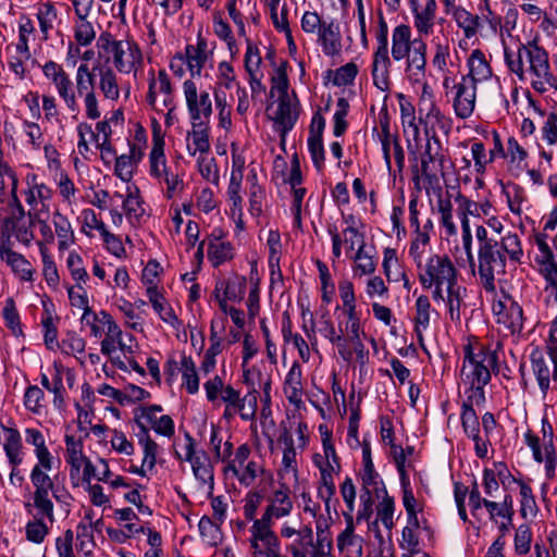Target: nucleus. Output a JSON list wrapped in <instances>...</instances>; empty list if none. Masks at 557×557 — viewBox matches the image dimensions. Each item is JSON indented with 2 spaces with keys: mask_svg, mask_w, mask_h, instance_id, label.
<instances>
[{
  "mask_svg": "<svg viewBox=\"0 0 557 557\" xmlns=\"http://www.w3.org/2000/svg\"><path fill=\"white\" fill-rule=\"evenodd\" d=\"M5 173L8 175V178L10 180L11 185V218H8L5 220V224L8 225L11 221L13 222L22 220L25 216V210L17 197L18 180L16 173L12 169H8Z\"/></svg>",
  "mask_w": 557,
  "mask_h": 557,
  "instance_id": "nucleus-40",
  "label": "nucleus"
},
{
  "mask_svg": "<svg viewBox=\"0 0 557 557\" xmlns=\"http://www.w3.org/2000/svg\"><path fill=\"white\" fill-rule=\"evenodd\" d=\"M302 371L300 364L295 361L288 373L286 374L284 382V393L288 401L293 405L298 406L301 403L302 395Z\"/></svg>",
  "mask_w": 557,
  "mask_h": 557,
  "instance_id": "nucleus-21",
  "label": "nucleus"
},
{
  "mask_svg": "<svg viewBox=\"0 0 557 557\" xmlns=\"http://www.w3.org/2000/svg\"><path fill=\"white\" fill-rule=\"evenodd\" d=\"M76 15L81 18V23L76 24L74 37L81 46H88L96 37L94 26L90 22L85 21V15L78 9L75 10Z\"/></svg>",
  "mask_w": 557,
  "mask_h": 557,
  "instance_id": "nucleus-58",
  "label": "nucleus"
},
{
  "mask_svg": "<svg viewBox=\"0 0 557 557\" xmlns=\"http://www.w3.org/2000/svg\"><path fill=\"white\" fill-rule=\"evenodd\" d=\"M360 478L362 482V493L371 491L372 487L376 497H381L382 488L385 485L381 480L380 474L376 472L374 465L363 467L362 471L360 472Z\"/></svg>",
  "mask_w": 557,
  "mask_h": 557,
  "instance_id": "nucleus-50",
  "label": "nucleus"
},
{
  "mask_svg": "<svg viewBox=\"0 0 557 557\" xmlns=\"http://www.w3.org/2000/svg\"><path fill=\"white\" fill-rule=\"evenodd\" d=\"M318 34V40L326 55L334 57L342 51V36L338 24L334 21L323 23Z\"/></svg>",
  "mask_w": 557,
  "mask_h": 557,
  "instance_id": "nucleus-16",
  "label": "nucleus"
},
{
  "mask_svg": "<svg viewBox=\"0 0 557 557\" xmlns=\"http://www.w3.org/2000/svg\"><path fill=\"white\" fill-rule=\"evenodd\" d=\"M52 463L53 458H48V461L45 460L44 465L38 460L33 467L29 475L34 486L33 504H25L28 513L36 509L40 516H46L51 523L54 522V505L49 497V493L53 492L54 483L48 472L52 469Z\"/></svg>",
  "mask_w": 557,
  "mask_h": 557,
  "instance_id": "nucleus-2",
  "label": "nucleus"
},
{
  "mask_svg": "<svg viewBox=\"0 0 557 557\" xmlns=\"http://www.w3.org/2000/svg\"><path fill=\"white\" fill-rule=\"evenodd\" d=\"M25 441L35 447V455L41 461V465L45 460L48 461V458H53L46 446L42 433L38 429L27 428L25 430Z\"/></svg>",
  "mask_w": 557,
  "mask_h": 557,
  "instance_id": "nucleus-46",
  "label": "nucleus"
},
{
  "mask_svg": "<svg viewBox=\"0 0 557 557\" xmlns=\"http://www.w3.org/2000/svg\"><path fill=\"white\" fill-rule=\"evenodd\" d=\"M382 500L377 506V518L381 520V522L386 529L392 530L394 528V498L387 494L385 486H383L382 488Z\"/></svg>",
  "mask_w": 557,
  "mask_h": 557,
  "instance_id": "nucleus-53",
  "label": "nucleus"
},
{
  "mask_svg": "<svg viewBox=\"0 0 557 557\" xmlns=\"http://www.w3.org/2000/svg\"><path fill=\"white\" fill-rule=\"evenodd\" d=\"M53 225L59 239V249H67L75 240L74 231L70 221L59 211H55L53 213Z\"/></svg>",
  "mask_w": 557,
  "mask_h": 557,
  "instance_id": "nucleus-32",
  "label": "nucleus"
},
{
  "mask_svg": "<svg viewBox=\"0 0 557 557\" xmlns=\"http://www.w3.org/2000/svg\"><path fill=\"white\" fill-rule=\"evenodd\" d=\"M348 322L346 324V331L348 334V341L354 346V351L357 355V359L360 363H364L368 357V350L361 342L360 334L362 333L360 318L357 312L346 314Z\"/></svg>",
  "mask_w": 557,
  "mask_h": 557,
  "instance_id": "nucleus-22",
  "label": "nucleus"
},
{
  "mask_svg": "<svg viewBox=\"0 0 557 557\" xmlns=\"http://www.w3.org/2000/svg\"><path fill=\"white\" fill-rule=\"evenodd\" d=\"M469 74L474 79V84L479 81H485L492 76V69L485 59L484 53L480 49H474L468 60Z\"/></svg>",
  "mask_w": 557,
  "mask_h": 557,
  "instance_id": "nucleus-29",
  "label": "nucleus"
},
{
  "mask_svg": "<svg viewBox=\"0 0 557 557\" xmlns=\"http://www.w3.org/2000/svg\"><path fill=\"white\" fill-rule=\"evenodd\" d=\"M99 88L103 96L110 100H117L120 97V88L116 75L110 67L99 69Z\"/></svg>",
  "mask_w": 557,
  "mask_h": 557,
  "instance_id": "nucleus-38",
  "label": "nucleus"
},
{
  "mask_svg": "<svg viewBox=\"0 0 557 557\" xmlns=\"http://www.w3.org/2000/svg\"><path fill=\"white\" fill-rule=\"evenodd\" d=\"M181 366L183 385L189 394H196L199 391V377L194 360L191 357L183 356Z\"/></svg>",
  "mask_w": 557,
  "mask_h": 557,
  "instance_id": "nucleus-42",
  "label": "nucleus"
},
{
  "mask_svg": "<svg viewBox=\"0 0 557 557\" xmlns=\"http://www.w3.org/2000/svg\"><path fill=\"white\" fill-rule=\"evenodd\" d=\"M194 475L202 485L208 484L210 494L214 488L213 467L206 451H200L191 462Z\"/></svg>",
  "mask_w": 557,
  "mask_h": 557,
  "instance_id": "nucleus-31",
  "label": "nucleus"
},
{
  "mask_svg": "<svg viewBox=\"0 0 557 557\" xmlns=\"http://www.w3.org/2000/svg\"><path fill=\"white\" fill-rule=\"evenodd\" d=\"M65 446H66V462L71 466V475L73 472H79L83 462L87 459V457L83 454V442L81 440H75L73 435H65Z\"/></svg>",
  "mask_w": 557,
  "mask_h": 557,
  "instance_id": "nucleus-33",
  "label": "nucleus"
},
{
  "mask_svg": "<svg viewBox=\"0 0 557 557\" xmlns=\"http://www.w3.org/2000/svg\"><path fill=\"white\" fill-rule=\"evenodd\" d=\"M532 372L536 379L540 391L545 397L550 388L552 372L545 358V352L535 347L530 355Z\"/></svg>",
  "mask_w": 557,
  "mask_h": 557,
  "instance_id": "nucleus-15",
  "label": "nucleus"
},
{
  "mask_svg": "<svg viewBox=\"0 0 557 557\" xmlns=\"http://www.w3.org/2000/svg\"><path fill=\"white\" fill-rule=\"evenodd\" d=\"M469 387L466 391L467 399L462 403V407H471L474 406L481 407L485 404V391L484 387L487 384H479V383H466Z\"/></svg>",
  "mask_w": 557,
  "mask_h": 557,
  "instance_id": "nucleus-59",
  "label": "nucleus"
},
{
  "mask_svg": "<svg viewBox=\"0 0 557 557\" xmlns=\"http://www.w3.org/2000/svg\"><path fill=\"white\" fill-rule=\"evenodd\" d=\"M42 73L46 78L51 81L60 98L64 101L67 109L72 112L78 109V103L73 89V83L62 65L50 60L42 65Z\"/></svg>",
  "mask_w": 557,
  "mask_h": 557,
  "instance_id": "nucleus-8",
  "label": "nucleus"
},
{
  "mask_svg": "<svg viewBox=\"0 0 557 557\" xmlns=\"http://www.w3.org/2000/svg\"><path fill=\"white\" fill-rule=\"evenodd\" d=\"M478 261L482 286L487 293L495 292V275L504 274L506 270V255L499 249V243L479 248Z\"/></svg>",
  "mask_w": 557,
  "mask_h": 557,
  "instance_id": "nucleus-6",
  "label": "nucleus"
},
{
  "mask_svg": "<svg viewBox=\"0 0 557 557\" xmlns=\"http://www.w3.org/2000/svg\"><path fill=\"white\" fill-rule=\"evenodd\" d=\"M259 393L256 387L249 389L245 396H240L239 391L235 389L232 385H226L221 400L230 407V409L238 410L240 418L244 421H251L255 419L258 409Z\"/></svg>",
  "mask_w": 557,
  "mask_h": 557,
  "instance_id": "nucleus-9",
  "label": "nucleus"
},
{
  "mask_svg": "<svg viewBox=\"0 0 557 557\" xmlns=\"http://www.w3.org/2000/svg\"><path fill=\"white\" fill-rule=\"evenodd\" d=\"M207 123V121L191 122L193 129L188 133V138L191 137L194 145V148L188 145V151L191 156H195L197 152L202 156L210 150L209 127Z\"/></svg>",
  "mask_w": 557,
  "mask_h": 557,
  "instance_id": "nucleus-28",
  "label": "nucleus"
},
{
  "mask_svg": "<svg viewBox=\"0 0 557 557\" xmlns=\"http://www.w3.org/2000/svg\"><path fill=\"white\" fill-rule=\"evenodd\" d=\"M2 315L4 319L5 326L10 329L15 336H20L23 334L20 314L17 312L13 298H8L5 300V305L2 310Z\"/></svg>",
  "mask_w": 557,
  "mask_h": 557,
  "instance_id": "nucleus-55",
  "label": "nucleus"
},
{
  "mask_svg": "<svg viewBox=\"0 0 557 557\" xmlns=\"http://www.w3.org/2000/svg\"><path fill=\"white\" fill-rule=\"evenodd\" d=\"M420 122L424 123V131L426 127L432 128L436 132V127L447 133L450 129V120L446 117L441 110L435 106L431 104L430 110L424 117H420Z\"/></svg>",
  "mask_w": 557,
  "mask_h": 557,
  "instance_id": "nucleus-48",
  "label": "nucleus"
},
{
  "mask_svg": "<svg viewBox=\"0 0 557 557\" xmlns=\"http://www.w3.org/2000/svg\"><path fill=\"white\" fill-rule=\"evenodd\" d=\"M496 361V354L484 345H465L461 380L463 383L488 384L492 377L488 366Z\"/></svg>",
  "mask_w": 557,
  "mask_h": 557,
  "instance_id": "nucleus-3",
  "label": "nucleus"
},
{
  "mask_svg": "<svg viewBox=\"0 0 557 557\" xmlns=\"http://www.w3.org/2000/svg\"><path fill=\"white\" fill-rule=\"evenodd\" d=\"M455 201L458 205L457 211H463L468 216H480L481 214L488 215L492 209V205L488 201L479 205L463 196L460 191L457 193Z\"/></svg>",
  "mask_w": 557,
  "mask_h": 557,
  "instance_id": "nucleus-47",
  "label": "nucleus"
},
{
  "mask_svg": "<svg viewBox=\"0 0 557 557\" xmlns=\"http://www.w3.org/2000/svg\"><path fill=\"white\" fill-rule=\"evenodd\" d=\"M547 235L545 233H536L534 236L535 244L540 250L536 257V262L542 265V269H552L553 274H556V260L554 252L546 242Z\"/></svg>",
  "mask_w": 557,
  "mask_h": 557,
  "instance_id": "nucleus-44",
  "label": "nucleus"
},
{
  "mask_svg": "<svg viewBox=\"0 0 557 557\" xmlns=\"http://www.w3.org/2000/svg\"><path fill=\"white\" fill-rule=\"evenodd\" d=\"M454 110L459 119L470 117L475 108L476 85L470 76H462L460 82L454 85Z\"/></svg>",
  "mask_w": 557,
  "mask_h": 557,
  "instance_id": "nucleus-11",
  "label": "nucleus"
},
{
  "mask_svg": "<svg viewBox=\"0 0 557 557\" xmlns=\"http://www.w3.org/2000/svg\"><path fill=\"white\" fill-rule=\"evenodd\" d=\"M335 493H336V486H335V483L333 480V475L325 471H322L318 494L324 502L325 508L327 511L330 509L331 499L333 498Z\"/></svg>",
  "mask_w": 557,
  "mask_h": 557,
  "instance_id": "nucleus-63",
  "label": "nucleus"
},
{
  "mask_svg": "<svg viewBox=\"0 0 557 557\" xmlns=\"http://www.w3.org/2000/svg\"><path fill=\"white\" fill-rule=\"evenodd\" d=\"M532 533L527 524H521L515 534V550L518 555H525L531 548Z\"/></svg>",
  "mask_w": 557,
  "mask_h": 557,
  "instance_id": "nucleus-64",
  "label": "nucleus"
},
{
  "mask_svg": "<svg viewBox=\"0 0 557 557\" xmlns=\"http://www.w3.org/2000/svg\"><path fill=\"white\" fill-rule=\"evenodd\" d=\"M437 4L435 0H425V7L419 11L418 5L412 10L414 27L422 35L432 33Z\"/></svg>",
  "mask_w": 557,
  "mask_h": 557,
  "instance_id": "nucleus-27",
  "label": "nucleus"
},
{
  "mask_svg": "<svg viewBox=\"0 0 557 557\" xmlns=\"http://www.w3.org/2000/svg\"><path fill=\"white\" fill-rule=\"evenodd\" d=\"M45 394L41 388L36 385H30L26 388L24 395V405L27 410L33 413H40L42 409L41 401L44 400Z\"/></svg>",
  "mask_w": 557,
  "mask_h": 557,
  "instance_id": "nucleus-60",
  "label": "nucleus"
},
{
  "mask_svg": "<svg viewBox=\"0 0 557 557\" xmlns=\"http://www.w3.org/2000/svg\"><path fill=\"white\" fill-rule=\"evenodd\" d=\"M497 322L503 324L511 334H519L523 329V310L515 301L505 308V311L497 312Z\"/></svg>",
  "mask_w": 557,
  "mask_h": 557,
  "instance_id": "nucleus-23",
  "label": "nucleus"
},
{
  "mask_svg": "<svg viewBox=\"0 0 557 557\" xmlns=\"http://www.w3.org/2000/svg\"><path fill=\"white\" fill-rule=\"evenodd\" d=\"M349 111V102L346 98L342 97L337 99L336 111L334 113V127L333 134L336 137H341L347 129L348 123L346 116Z\"/></svg>",
  "mask_w": 557,
  "mask_h": 557,
  "instance_id": "nucleus-56",
  "label": "nucleus"
},
{
  "mask_svg": "<svg viewBox=\"0 0 557 557\" xmlns=\"http://www.w3.org/2000/svg\"><path fill=\"white\" fill-rule=\"evenodd\" d=\"M69 298L73 307H78L84 310L82 315V323H89L95 321L96 312L89 307L88 296L85 288L77 283L75 286L67 288Z\"/></svg>",
  "mask_w": 557,
  "mask_h": 557,
  "instance_id": "nucleus-30",
  "label": "nucleus"
},
{
  "mask_svg": "<svg viewBox=\"0 0 557 557\" xmlns=\"http://www.w3.org/2000/svg\"><path fill=\"white\" fill-rule=\"evenodd\" d=\"M123 209L129 221L139 222L145 214L143 200L140 199L139 189L137 187H135L134 190L127 187V195L123 200Z\"/></svg>",
  "mask_w": 557,
  "mask_h": 557,
  "instance_id": "nucleus-36",
  "label": "nucleus"
},
{
  "mask_svg": "<svg viewBox=\"0 0 557 557\" xmlns=\"http://www.w3.org/2000/svg\"><path fill=\"white\" fill-rule=\"evenodd\" d=\"M208 258L212 267L219 268L234 258V248L230 242H223L220 237L211 238L208 243Z\"/></svg>",
  "mask_w": 557,
  "mask_h": 557,
  "instance_id": "nucleus-25",
  "label": "nucleus"
},
{
  "mask_svg": "<svg viewBox=\"0 0 557 557\" xmlns=\"http://www.w3.org/2000/svg\"><path fill=\"white\" fill-rule=\"evenodd\" d=\"M150 174L154 177H160L162 172L166 171V160L164 156V139L153 134V145L150 151Z\"/></svg>",
  "mask_w": 557,
  "mask_h": 557,
  "instance_id": "nucleus-34",
  "label": "nucleus"
},
{
  "mask_svg": "<svg viewBox=\"0 0 557 557\" xmlns=\"http://www.w3.org/2000/svg\"><path fill=\"white\" fill-rule=\"evenodd\" d=\"M351 258L356 262V265L354 268V272L356 275H368L372 274L375 271L376 264L373 261L372 257L366 251V248H362V245H360L355 256Z\"/></svg>",
  "mask_w": 557,
  "mask_h": 557,
  "instance_id": "nucleus-57",
  "label": "nucleus"
},
{
  "mask_svg": "<svg viewBox=\"0 0 557 557\" xmlns=\"http://www.w3.org/2000/svg\"><path fill=\"white\" fill-rule=\"evenodd\" d=\"M377 47L373 53L372 78L376 88L382 91L389 88L388 26L382 13L379 15V27L375 35Z\"/></svg>",
  "mask_w": 557,
  "mask_h": 557,
  "instance_id": "nucleus-5",
  "label": "nucleus"
},
{
  "mask_svg": "<svg viewBox=\"0 0 557 557\" xmlns=\"http://www.w3.org/2000/svg\"><path fill=\"white\" fill-rule=\"evenodd\" d=\"M346 529L337 537V547L344 557H361V540L354 536V518L346 515Z\"/></svg>",
  "mask_w": 557,
  "mask_h": 557,
  "instance_id": "nucleus-17",
  "label": "nucleus"
},
{
  "mask_svg": "<svg viewBox=\"0 0 557 557\" xmlns=\"http://www.w3.org/2000/svg\"><path fill=\"white\" fill-rule=\"evenodd\" d=\"M499 249L504 255L506 253L513 262H520L523 256L521 242L516 233L508 232L505 236H503L500 239Z\"/></svg>",
  "mask_w": 557,
  "mask_h": 557,
  "instance_id": "nucleus-49",
  "label": "nucleus"
},
{
  "mask_svg": "<svg viewBox=\"0 0 557 557\" xmlns=\"http://www.w3.org/2000/svg\"><path fill=\"white\" fill-rule=\"evenodd\" d=\"M246 277L234 274L230 280H219V287H224V295L231 301H240L246 290Z\"/></svg>",
  "mask_w": 557,
  "mask_h": 557,
  "instance_id": "nucleus-41",
  "label": "nucleus"
},
{
  "mask_svg": "<svg viewBox=\"0 0 557 557\" xmlns=\"http://www.w3.org/2000/svg\"><path fill=\"white\" fill-rule=\"evenodd\" d=\"M413 48L411 28L406 24L396 26L392 34V57L395 61H401L408 57Z\"/></svg>",
  "mask_w": 557,
  "mask_h": 557,
  "instance_id": "nucleus-18",
  "label": "nucleus"
},
{
  "mask_svg": "<svg viewBox=\"0 0 557 557\" xmlns=\"http://www.w3.org/2000/svg\"><path fill=\"white\" fill-rule=\"evenodd\" d=\"M30 515L34 519L28 521L25 527L26 539L29 542L40 544L49 533V528L44 521L46 516H40L37 510L36 513L32 512Z\"/></svg>",
  "mask_w": 557,
  "mask_h": 557,
  "instance_id": "nucleus-43",
  "label": "nucleus"
},
{
  "mask_svg": "<svg viewBox=\"0 0 557 557\" xmlns=\"http://www.w3.org/2000/svg\"><path fill=\"white\" fill-rule=\"evenodd\" d=\"M36 16L44 40H47L49 32L53 28V23L58 18V11L52 2H44L38 5Z\"/></svg>",
  "mask_w": 557,
  "mask_h": 557,
  "instance_id": "nucleus-39",
  "label": "nucleus"
},
{
  "mask_svg": "<svg viewBox=\"0 0 557 557\" xmlns=\"http://www.w3.org/2000/svg\"><path fill=\"white\" fill-rule=\"evenodd\" d=\"M183 90L191 122H203L201 117L208 121L212 114V102L209 94L202 91L198 96L197 86L191 79L184 82Z\"/></svg>",
  "mask_w": 557,
  "mask_h": 557,
  "instance_id": "nucleus-10",
  "label": "nucleus"
},
{
  "mask_svg": "<svg viewBox=\"0 0 557 557\" xmlns=\"http://www.w3.org/2000/svg\"><path fill=\"white\" fill-rule=\"evenodd\" d=\"M418 278L424 289L434 284H446V289L457 285V269L447 255L429 253L428 261L417 270Z\"/></svg>",
  "mask_w": 557,
  "mask_h": 557,
  "instance_id": "nucleus-4",
  "label": "nucleus"
},
{
  "mask_svg": "<svg viewBox=\"0 0 557 557\" xmlns=\"http://www.w3.org/2000/svg\"><path fill=\"white\" fill-rule=\"evenodd\" d=\"M28 190L26 191V202L30 206L32 212H41L47 210L46 201L52 197V191L44 183L37 182V175L27 176Z\"/></svg>",
  "mask_w": 557,
  "mask_h": 557,
  "instance_id": "nucleus-14",
  "label": "nucleus"
},
{
  "mask_svg": "<svg viewBox=\"0 0 557 557\" xmlns=\"http://www.w3.org/2000/svg\"><path fill=\"white\" fill-rule=\"evenodd\" d=\"M339 296L343 300L345 314L357 312L356 311V296L354 284L350 281L344 280L338 285Z\"/></svg>",
  "mask_w": 557,
  "mask_h": 557,
  "instance_id": "nucleus-62",
  "label": "nucleus"
},
{
  "mask_svg": "<svg viewBox=\"0 0 557 557\" xmlns=\"http://www.w3.org/2000/svg\"><path fill=\"white\" fill-rule=\"evenodd\" d=\"M426 136V145L424 152L422 153L421 160L430 161L433 163H437L441 170V174L444 177V163L445 156L442 152V143L436 135V132H433L432 128L426 127L425 129Z\"/></svg>",
  "mask_w": 557,
  "mask_h": 557,
  "instance_id": "nucleus-24",
  "label": "nucleus"
},
{
  "mask_svg": "<svg viewBox=\"0 0 557 557\" xmlns=\"http://www.w3.org/2000/svg\"><path fill=\"white\" fill-rule=\"evenodd\" d=\"M297 119L298 114L293 112L288 95L280 96L277 110L273 121L282 138L293 129Z\"/></svg>",
  "mask_w": 557,
  "mask_h": 557,
  "instance_id": "nucleus-19",
  "label": "nucleus"
},
{
  "mask_svg": "<svg viewBox=\"0 0 557 557\" xmlns=\"http://www.w3.org/2000/svg\"><path fill=\"white\" fill-rule=\"evenodd\" d=\"M430 309L429 297L425 295L419 296L416 300L414 331L420 343L423 341L422 331L428 329L430 324Z\"/></svg>",
  "mask_w": 557,
  "mask_h": 557,
  "instance_id": "nucleus-35",
  "label": "nucleus"
},
{
  "mask_svg": "<svg viewBox=\"0 0 557 557\" xmlns=\"http://www.w3.org/2000/svg\"><path fill=\"white\" fill-rule=\"evenodd\" d=\"M157 83H159V91L164 95L163 106L165 108H170V112L174 110L173 104V88L170 81V77L165 70H160L158 72V78L154 77L153 72H150V78L148 84V94H147V102L151 107V109L157 110L156 101H157Z\"/></svg>",
  "mask_w": 557,
  "mask_h": 557,
  "instance_id": "nucleus-12",
  "label": "nucleus"
},
{
  "mask_svg": "<svg viewBox=\"0 0 557 557\" xmlns=\"http://www.w3.org/2000/svg\"><path fill=\"white\" fill-rule=\"evenodd\" d=\"M447 13H450L458 27L463 30L465 37L470 39L476 35L481 25L480 17L462 7H456L455 0H442Z\"/></svg>",
  "mask_w": 557,
  "mask_h": 557,
  "instance_id": "nucleus-13",
  "label": "nucleus"
},
{
  "mask_svg": "<svg viewBox=\"0 0 557 557\" xmlns=\"http://www.w3.org/2000/svg\"><path fill=\"white\" fill-rule=\"evenodd\" d=\"M8 265L11 267L12 271L20 275V277L24 281H32L33 278V270L32 265L26 258L18 252H9L7 259L4 260Z\"/></svg>",
  "mask_w": 557,
  "mask_h": 557,
  "instance_id": "nucleus-52",
  "label": "nucleus"
},
{
  "mask_svg": "<svg viewBox=\"0 0 557 557\" xmlns=\"http://www.w3.org/2000/svg\"><path fill=\"white\" fill-rule=\"evenodd\" d=\"M147 296L154 311L159 314L162 321L171 324L172 326L178 324V318L174 313V310L164 301V298L159 293L157 286H148Z\"/></svg>",
  "mask_w": 557,
  "mask_h": 557,
  "instance_id": "nucleus-26",
  "label": "nucleus"
},
{
  "mask_svg": "<svg viewBox=\"0 0 557 557\" xmlns=\"http://www.w3.org/2000/svg\"><path fill=\"white\" fill-rule=\"evenodd\" d=\"M504 58L508 70L519 81H525L527 72L534 77L531 85L535 91L543 94L548 86H557V77L550 71L548 53L536 40L520 42L517 51L505 47Z\"/></svg>",
  "mask_w": 557,
  "mask_h": 557,
  "instance_id": "nucleus-1",
  "label": "nucleus"
},
{
  "mask_svg": "<svg viewBox=\"0 0 557 557\" xmlns=\"http://www.w3.org/2000/svg\"><path fill=\"white\" fill-rule=\"evenodd\" d=\"M76 539L78 541L79 549L83 550L85 555L91 554L96 545L91 524H85L83 522L78 523Z\"/></svg>",
  "mask_w": 557,
  "mask_h": 557,
  "instance_id": "nucleus-61",
  "label": "nucleus"
},
{
  "mask_svg": "<svg viewBox=\"0 0 557 557\" xmlns=\"http://www.w3.org/2000/svg\"><path fill=\"white\" fill-rule=\"evenodd\" d=\"M218 521L214 522L210 517L203 516L198 523L199 533L202 540L210 546H216L222 539L221 528Z\"/></svg>",
  "mask_w": 557,
  "mask_h": 557,
  "instance_id": "nucleus-45",
  "label": "nucleus"
},
{
  "mask_svg": "<svg viewBox=\"0 0 557 557\" xmlns=\"http://www.w3.org/2000/svg\"><path fill=\"white\" fill-rule=\"evenodd\" d=\"M2 431L4 434L3 450L11 467L9 482L14 487H21L25 480L18 468L24 456L22 436L14 428L2 425Z\"/></svg>",
  "mask_w": 557,
  "mask_h": 557,
  "instance_id": "nucleus-7",
  "label": "nucleus"
},
{
  "mask_svg": "<svg viewBox=\"0 0 557 557\" xmlns=\"http://www.w3.org/2000/svg\"><path fill=\"white\" fill-rule=\"evenodd\" d=\"M289 494V487L285 483H282L280 488L276 490L269 499V506L273 507L282 518L288 516L293 509V502Z\"/></svg>",
  "mask_w": 557,
  "mask_h": 557,
  "instance_id": "nucleus-37",
  "label": "nucleus"
},
{
  "mask_svg": "<svg viewBox=\"0 0 557 557\" xmlns=\"http://www.w3.org/2000/svg\"><path fill=\"white\" fill-rule=\"evenodd\" d=\"M97 67H94L92 71L89 70V66L87 63H82L76 72V89L77 92L83 95H89V92L94 91V84H95V74Z\"/></svg>",
  "mask_w": 557,
  "mask_h": 557,
  "instance_id": "nucleus-51",
  "label": "nucleus"
},
{
  "mask_svg": "<svg viewBox=\"0 0 557 557\" xmlns=\"http://www.w3.org/2000/svg\"><path fill=\"white\" fill-rule=\"evenodd\" d=\"M381 132L377 133V138L382 145L383 157L387 169L391 171V146L393 145L394 137L389 131V119L385 113L380 117Z\"/></svg>",
  "mask_w": 557,
  "mask_h": 557,
  "instance_id": "nucleus-54",
  "label": "nucleus"
},
{
  "mask_svg": "<svg viewBox=\"0 0 557 557\" xmlns=\"http://www.w3.org/2000/svg\"><path fill=\"white\" fill-rule=\"evenodd\" d=\"M426 44L422 39H413V48L407 59L406 72L416 81L424 76L426 65Z\"/></svg>",
  "mask_w": 557,
  "mask_h": 557,
  "instance_id": "nucleus-20",
  "label": "nucleus"
}]
</instances>
